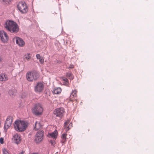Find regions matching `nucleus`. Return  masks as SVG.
I'll return each instance as SVG.
<instances>
[{
  "instance_id": "obj_1",
  "label": "nucleus",
  "mask_w": 154,
  "mask_h": 154,
  "mask_svg": "<svg viewBox=\"0 0 154 154\" xmlns=\"http://www.w3.org/2000/svg\"><path fill=\"white\" fill-rule=\"evenodd\" d=\"M28 123L26 121L20 120H16L14 122V128L16 131L18 132H23L27 128Z\"/></svg>"
},
{
  "instance_id": "obj_2",
  "label": "nucleus",
  "mask_w": 154,
  "mask_h": 154,
  "mask_svg": "<svg viewBox=\"0 0 154 154\" xmlns=\"http://www.w3.org/2000/svg\"><path fill=\"white\" fill-rule=\"evenodd\" d=\"M5 27L11 32L17 33L19 31V26L15 22L11 20L7 21L5 25Z\"/></svg>"
},
{
  "instance_id": "obj_3",
  "label": "nucleus",
  "mask_w": 154,
  "mask_h": 154,
  "mask_svg": "<svg viewBox=\"0 0 154 154\" xmlns=\"http://www.w3.org/2000/svg\"><path fill=\"white\" fill-rule=\"evenodd\" d=\"M39 73L35 71L28 72L26 75L27 80L30 82H32L36 80L39 78Z\"/></svg>"
},
{
  "instance_id": "obj_4",
  "label": "nucleus",
  "mask_w": 154,
  "mask_h": 154,
  "mask_svg": "<svg viewBox=\"0 0 154 154\" xmlns=\"http://www.w3.org/2000/svg\"><path fill=\"white\" fill-rule=\"evenodd\" d=\"M17 7L18 10L22 13L25 14L28 11V6L24 1L19 2L17 5Z\"/></svg>"
},
{
  "instance_id": "obj_5",
  "label": "nucleus",
  "mask_w": 154,
  "mask_h": 154,
  "mask_svg": "<svg viewBox=\"0 0 154 154\" xmlns=\"http://www.w3.org/2000/svg\"><path fill=\"white\" fill-rule=\"evenodd\" d=\"M43 108L39 103L36 104L32 109V112L36 115H41L43 112Z\"/></svg>"
},
{
  "instance_id": "obj_6",
  "label": "nucleus",
  "mask_w": 154,
  "mask_h": 154,
  "mask_svg": "<svg viewBox=\"0 0 154 154\" xmlns=\"http://www.w3.org/2000/svg\"><path fill=\"white\" fill-rule=\"evenodd\" d=\"M44 131L40 130L37 132L35 135V141L36 143H38L43 140Z\"/></svg>"
},
{
  "instance_id": "obj_7",
  "label": "nucleus",
  "mask_w": 154,
  "mask_h": 154,
  "mask_svg": "<svg viewBox=\"0 0 154 154\" xmlns=\"http://www.w3.org/2000/svg\"><path fill=\"white\" fill-rule=\"evenodd\" d=\"M65 112L64 109L61 107L56 109L54 111V114L56 116L61 117L63 116Z\"/></svg>"
},
{
  "instance_id": "obj_8",
  "label": "nucleus",
  "mask_w": 154,
  "mask_h": 154,
  "mask_svg": "<svg viewBox=\"0 0 154 154\" xmlns=\"http://www.w3.org/2000/svg\"><path fill=\"white\" fill-rule=\"evenodd\" d=\"M13 122V117L9 116L7 118L4 125L5 131H7V130L11 126Z\"/></svg>"
},
{
  "instance_id": "obj_9",
  "label": "nucleus",
  "mask_w": 154,
  "mask_h": 154,
  "mask_svg": "<svg viewBox=\"0 0 154 154\" xmlns=\"http://www.w3.org/2000/svg\"><path fill=\"white\" fill-rule=\"evenodd\" d=\"M8 39V37L7 33L3 31H1V40L3 43H7Z\"/></svg>"
},
{
  "instance_id": "obj_10",
  "label": "nucleus",
  "mask_w": 154,
  "mask_h": 154,
  "mask_svg": "<svg viewBox=\"0 0 154 154\" xmlns=\"http://www.w3.org/2000/svg\"><path fill=\"white\" fill-rule=\"evenodd\" d=\"M12 140L15 143L17 144L19 143L20 142L21 140L20 135L17 133L14 134L13 136Z\"/></svg>"
},
{
  "instance_id": "obj_11",
  "label": "nucleus",
  "mask_w": 154,
  "mask_h": 154,
  "mask_svg": "<svg viewBox=\"0 0 154 154\" xmlns=\"http://www.w3.org/2000/svg\"><path fill=\"white\" fill-rule=\"evenodd\" d=\"M70 120L68 119L64 123V127L66 132L69 131L72 127V123L70 122Z\"/></svg>"
},
{
  "instance_id": "obj_12",
  "label": "nucleus",
  "mask_w": 154,
  "mask_h": 154,
  "mask_svg": "<svg viewBox=\"0 0 154 154\" xmlns=\"http://www.w3.org/2000/svg\"><path fill=\"white\" fill-rule=\"evenodd\" d=\"M43 84L41 82H38L35 87V91L36 92H41L43 90Z\"/></svg>"
},
{
  "instance_id": "obj_13",
  "label": "nucleus",
  "mask_w": 154,
  "mask_h": 154,
  "mask_svg": "<svg viewBox=\"0 0 154 154\" xmlns=\"http://www.w3.org/2000/svg\"><path fill=\"white\" fill-rule=\"evenodd\" d=\"M15 40L16 43L20 47L23 46L25 44V43L23 40L21 38L18 37H15L14 38Z\"/></svg>"
},
{
  "instance_id": "obj_14",
  "label": "nucleus",
  "mask_w": 154,
  "mask_h": 154,
  "mask_svg": "<svg viewBox=\"0 0 154 154\" xmlns=\"http://www.w3.org/2000/svg\"><path fill=\"white\" fill-rule=\"evenodd\" d=\"M8 94L12 97H14L16 96L17 93V91L14 88H12L9 90L8 92Z\"/></svg>"
},
{
  "instance_id": "obj_15",
  "label": "nucleus",
  "mask_w": 154,
  "mask_h": 154,
  "mask_svg": "<svg viewBox=\"0 0 154 154\" xmlns=\"http://www.w3.org/2000/svg\"><path fill=\"white\" fill-rule=\"evenodd\" d=\"M67 135V134L66 133H63V134L61 137V142L62 143V145L65 143L66 141V137Z\"/></svg>"
},
{
  "instance_id": "obj_16",
  "label": "nucleus",
  "mask_w": 154,
  "mask_h": 154,
  "mask_svg": "<svg viewBox=\"0 0 154 154\" xmlns=\"http://www.w3.org/2000/svg\"><path fill=\"white\" fill-rule=\"evenodd\" d=\"M58 132L57 130H55L51 133H49L48 135L54 139H56L57 138Z\"/></svg>"
},
{
  "instance_id": "obj_17",
  "label": "nucleus",
  "mask_w": 154,
  "mask_h": 154,
  "mask_svg": "<svg viewBox=\"0 0 154 154\" xmlns=\"http://www.w3.org/2000/svg\"><path fill=\"white\" fill-rule=\"evenodd\" d=\"M32 55L30 53H27L25 54L23 57V59L25 61H29L32 57Z\"/></svg>"
},
{
  "instance_id": "obj_18",
  "label": "nucleus",
  "mask_w": 154,
  "mask_h": 154,
  "mask_svg": "<svg viewBox=\"0 0 154 154\" xmlns=\"http://www.w3.org/2000/svg\"><path fill=\"white\" fill-rule=\"evenodd\" d=\"M42 127V125L41 124L40 122H36L35 127L34 128V129L35 130L37 131L39 129Z\"/></svg>"
},
{
  "instance_id": "obj_19",
  "label": "nucleus",
  "mask_w": 154,
  "mask_h": 154,
  "mask_svg": "<svg viewBox=\"0 0 154 154\" xmlns=\"http://www.w3.org/2000/svg\"><path fill=\"white\" fill-rule=\"evenodd\" d=\"M8 80L7 75L5 74H2L1 75V81H5Z\"/></svg>"
},
{
  "instance_id": "obj_20",
  "label": "nucleus",
  "mask_w": 154,
  "mask_h": 154,
  "mask_svg": "<svg viewBox=\"0 0 154 154\" xmlns=\"http://www.w3.org/2000/svg\"><path fill=\"white\" fill-rule=\"evenodd\" d=\"M77 91L76 90H74L72 91L70 95V97L71 98L70 99V101H72V100L71 99L72 98L75 97L77 96Z\"/></svg>"
},
{
  "instance_id": "obj_21",
  "label": "nucleus",
  "mask_w": 154,
  "mask_h": 154,
  "mask_svg": "<svg viewBox=\"0 0 154 154\" xmlns=\"http://www.w3.org/2000/svg\"><path fill=\"white\" fill-rule=\"evenodd\" d=\"M61 89L60 88H55L53 91V93L54 94H58L61 93Z\"/></svg>"
},
{
  "instance_id": "obj_22",
  "label": "nucleus",
  "mask_w": 154,
  "mask_h": 154,
  "mask_svg": "<svg viewBox=\"0 0 154 154\" xmlns=\"http://www.w3.org/2000/svg\"><path fill=\"white\" fill-rule=\"evenodd\" d=\"M62 80L63 81V82L64 85H67L69 84V81L68 79L65 78H62Z\"/></svg>"
},
{
  "instance_id": "obj_23",
  "label": "nucleus",
  "mask_w": 154,
  "mask_h": 154,
  "mask_svg": "<svg viewBox=\"0 0 154 154\" xmlns=\"http://www.w3.org/2000/svg\"><path fill=\"white\" fill-rule=\"evenodd\" d=\"M66 76L67 77H69V79H73L74 77L73 75L71 72H68L66 74Z\"/></svg>"
},
{
  "instance_id": "obj_24",
  "label": "nucleus",
  "mask_w": 154,
  "mask_h": 154,
  "mask_svg": "<svg viewBox=\"0 0 154 154\" xmlns=\"http://www.w3.org/2000/svg\"><path fill=\"white\" fill-rule=\"evenodd\" d=\"M2 154H9L8 150L5 148L2 149Z\"/></svg>"
},
{
  "instance_id": "obj_25",
  "label": "nucleus",
  "mask_w": 154,
  "mask_h": 154,
  "mask_svg": "<svg viewBox=\"0 0 154 154\" xmlns=\"http://www.w3.org/2000/svg\"><path fill=\"white\" fill-rule=\"evenodd\" d=\"M51 145L54 146L55 144V141L54 140H50V141Z\"/></svg>"
},
{
  "instance_id": "obj_26",
  "label": "nucleus",
  "mask_w": 154,
  "mask_h": 154,
  "mask_svg": "<svg viewBox=\"0 0 154 154\" xmlns=\"http://www.w3.org/2000/svg\"><path fill=\"white\" fill-rule=\"evenodd\" d=\"M44 58H43V59H40L39 60V62L41 64H42L44 63Z\"/></svg>"
},
{
  "instance_id": "obj_27",
  "label": "nucleus",
  "mask_w": 154,
  "mask_h": 154,
  "mask_svg": "<svg viewBox=\"0 0 154 154\" xmlns=\"http://www.w3.org/2000/svg\"><path fill=\"white\" fill-rule=\"evenodd\" d=\"M4 2H5V3L7 4L9 3L12 0H2Z\"/></svg>"
},
{
  "instance_id": "obj_28",
  "label": "nucleus",
  "mask_w": 154,
  "mask_h": 154,
  "mask_svg": "<svg viewBox=\"0 0 154 154\" xmlns=\"http://www.w3.org/2000/svg\"><path fill=\"white\" fill-rule=\"evenodd\" d=\"M36 57L38 59H39L41 57L39 54H37L36 55Z\"/></svg>"
},
{
  "instance_id": "obj_29",
  "label": "nucleus",
  "mask_w": 154,
  "mask_h": 154,
  "mask_svg": "<svg viewBox=\"0 0 154 154\" xmlns=\"http://www.w3.org/2000/svg\"><path fill=\"white\" fill-rule=\"evenodd\" d=\"M4 143V139L1 137V144H3Z\"/></svg>"
},
{
  "instance_id": "obj_30",
  "label": "nucleus",
  "mask_w": 154,
  "mask_h": 154,
  "mask_svg": "<svg viewBox=\"0 0 154 154\" xmlns=\"http://www.w3.org/2000/svg\"><path fill=\"white\" fill-rule=\"evenodd\" d=\"M74 67L73 65H71L69 67V68H73Z\"/></svg>"
},
{
  "instance_id": "obj_31",
  "label": "nucleus",
  "mask_w": 154,
  "mask_h": 154,
  "mask_svg": "<svg viewBox=\"0 0 154 154\" xmlns=\"http://www.w3.org/2000/svg\"><path fill=\"white\" fill-rule=\"evenodd\" d=\"M24 152L23 151H21L19 153V154H24Z\"/></svg>"
},
{
  "instance_id": "obj_32",
  "label": "nucleus",
  "mask_w": 154,
  "mask_h": 154,
  "mask_svg": "<svg viewBox=\"0 0 154 154\" xmlns=\"http://www.w3.org/2000/svg\"><path fill=\"white\" fill-rule=\"evenodd\" d=\"M43 58H44L43 57H41L39 59H38L39 60V61L40 60V59H43Z\"/></svg>"
}]
</instances>
